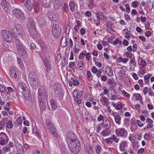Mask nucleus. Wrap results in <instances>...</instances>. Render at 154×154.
<instances>
[{
	"instance_id": "f8f14e48",
	"label": "nucleus",
	"mask_w": 154,
	"mask_h": 154,
	"mask_svg": "<svg viewBox=\"0 0 154 154\" xmlns=\"http://www.w3.org/2000/svg\"><path fill=\"white\" fill-rule=\"evenodd\" d=\"M95 13L99 22H100V20H105L107 19V17L105 16L104 15L103 13L100 11L97 12Z\"/></svg>"
},
{
	"instance_id": "8fccbe9b",
	"label": "nucleus",
	"mask_w": 154,
	"mask_h": 154,
	"mask_svg": "<svg viewBox=\"0 0 154 154\" xmlns=\"http://www.w3.org/2000/svg\"><path fill=\"white\" fill-rule=\"evenodd\" d=\"M43 6L45 8H49L51 7V2L50 1L48 3H43Z\"/></svg>"
},
{
	"instance_id": "c9c22d12",
	"label": "nucleus",
	"mask_w": 154,
	"mask_h": 154,
	"mask_svg": "<svg viewBox=\"0 0 154 154\" xmlns=\"http://www.w3.org/2000/svg\"><path fill=\"white\" fill-rule=\"evenodd\" d=\"M22 123V120L21 117H18L17 120L15 121L14 123V125L15 126L17 127L21 125Z\"/></svg>"
},
{
	"instance_id": "de8ad7c7",
	"label": "nucleus",
	"mask_w": 154,
	"mask_h": 154,
	"mask_svg": "<svg viewBox=\"0 0 154 154\" xmlns=\"http://www.w3.org/2000/svg\"><path fill=\"white\" fill-rule=\"evenodd\" d=\"M69 6L71 10L73 11L74 10L75 7L74 3L72 2H70L69 3Z\"/></svg>"
},
{
	"instance_id": "e433bc0d",
	"label": "nucleus",
	"mask_w": 154,
	"mask_h": 154,
	"mask_svg": "<svg viewBox=\"0 0 154 154\" xmlns=\"http://www.w3.org/2000/svg\"><path fill=\"white\" fill-rule=\"evenodd\" d=\"M33 8L34 10V12L37 13L40 11V6L37 3L35 4L34 5H33Z\"/></svg>"
},
{
	"instance_id": "ea45409f",
	"label": "nucleus",
	"mask_w": 154,
	"mask_h": 154,
	"mask_svg": "<svg viewBox=\"0 0 154 154\" xmlns=\"http://www.w3.org/2000/svg\"><path fill=\"white\" fill-rule=\"evenodd\" d=\"M66 51L65 52V56H64L63 57V60L61 62V64L62 66H65V65L67 64V60H66Z\"/></svg>"
},
{
	"instance_id": "bf43d9fd",
	"label": "nucleus",
	"mask_w": 154,
	"mask_h": 154,
	"mask_svg": "<svg viewBox=\"0 0 154 154\" xmlns=\"http://www.w3.org/2000/svg\"><path fill=\"white\" fill-rule=\"evenodd\" d=\"M125 133V129L124 128H122L120 129L119 131V133L121 136H123L124 135Z\"/></svg>"
},
{
	"instance_id": "a19ab883",
	"label": "nucleus",
	"mask_w": 154,
	"mask_h": 154,
	"mask_svg": "<svg viewBox=\"0 0 154 154\" xmlns=\"http://www.w3.org/2000/svg\"><path fill=\"white\" fill-rule=\"evenodd\" d=\"M17 61L19 65L20 68L21 69H23L24 67V64H23V61L21 60V59L19 57L17 58Z\"/></svg>"
},
{
	"instance_id": "412c9836",
	"label": "nucleus",
	"mask_w": 154,
	"mask_h": 154,
	"mask_svg": "<svg viewBox=\"0 0 154 154\" xmlns=\"http://www.w3.org/2000/svg\"><path fill=\"white\" fill-rule=\"evenodd\" d=\"M105 72L109 76H111L113 75L112 70L109 66H107L106 67Z\"/></svg>"
},
{
	"instance_id": "a211bd4d",
	"label": "nucleus",
	"mask_w": 154,
	"mask_h": 154,
	"mask_svg": "<svg viewBox=\"0 0 154 154\" xmlns=\"http://www.w3.org/2000/svg\"><path fill=\"white\" fill-rule=\"evenodd\" d=\"M27 26L28 29L35 26L34 20L32 18L30 17L28 19Z\"/></svg>"
},
{
	"instance_id": "e2e57ef3",
	"label": "nucleus",
	"mask_w": 154,
	"mask_h": 154,
	"mask_svg": "<svg viewBox=\"0 0 154 154\" xmlns=\"http://www.w3.org/2000/svg\"><path fill=\"white\" fill-rule=\"evenodd\" d=\"M112 25V24L109 21H107L106 22V26L107 29L110 28Z\"/></svg>"
},
{
	"instance_id": "13d9d810",
	"label": "nucleus",
	"mask_w": 154,
	"mask_h": 154,
	"mask_svg": "<svg viewBox=\"0 0 154 154\" xmlns=\"http://www.w3.org/2000/svg\"><path fill=\"white\" fill-rule=\"evenodd\" d=\"M105 141L107 144H111L113 143V141L111 137L107 138L105 140Z\"/></svg>"
},
{
	"instance_id": "393cba45",
	"label": "nucleus",
	"mask_w": 154,
	"mask_h": 154,
	"mask_svg": "<svg viewBox=\"0 0 154 154\" xmlns=\"http://www.w3.org/2000/svg\"><path fill=\"white\" fill-rule=\"evenodd\" d=\"M49 130L50 131L51 134L53 135V136L55 137H57L59 134L57 131L56 128L54 127H53L49 129Z\"/></svg>"
},
{
	"instance_id": "9b49d317",
	"label": "nucleus",
	"mask_w": 154,
	"mask_h": 154,
	"mask_svg": "<svg viewBox=\"0 0 154 154\" xmlns=\"http://www.w3.org/2000/svg\"><path fill=\"white\" fill-rule=\"evenodd\" d=\"M47 97L45 90L39 88L38 90V100L47 99Z\"/></svg>"
},
{
	"instance_id": "5701e85b",
	"label": "nucleus",
	"mask_w": 154,
	"mask_h": 154,
	"mask_svg": "<svg viewBox=\"0 0 154 154\" xmlns=\"http://www.w3.org/2000/svg\"><path fill=\"white\" fill-rule=\"evenodd\" d=\"M16 146L17 152L18 154H22L23 151L22 146L19 143H17V144Z\"/></svg>"
},
{
	"instance_id": "603ef678",
	"label": "nucleus",
	"mask_w": 154,
	"mask_h": 154,
	"mask_svg": "<svg viewBox=\"0 0 154 154\" xmlns=\"http://www.w3.org/2000/svg\"><path fill=\"white\" fill-rule=\"evenodd\" d=\"M86 150L87 152L89 154H91L92 153L93 150L91 148V145H90L89 146H88L87 147Z\"/></svg>"
},
{
	"instance_id": "2f4dec72",
	"label": "nucleus",
	"mask_w": 154,
	"mask_h": 154,
	"mask_svg": "<svg viewBox=\"0 0 154 154\" xmlns=\"http://www.w3.org/2000/svg\"><path fill=\"white\" fill-rule=\"evenodd\" d=\"M50 102L52 109H55L58 106L55 101L53 99H51Z\"/></svg>"
},
{
	"instance_id": "49530a36",
	"label": "nucleus",
	"mask_w": 154,
	"mask_h": 154,
	"mask_svg": "<svg viewBox=\"0 0 154 154\" xmlns=\"http://www.w3.org/2000/svg\"><path fill=\"white\" fill-rule=\"evenodd\" d=\"M129 139L131 141L132 143H134L136 141V138L134 136H129L128 137Z\"/></svg>"
},
{
	"instance_id": "2eb2a0df",
	"label": "nucleus",
	"mask_w": 154,
	"mask_h": 154,
	"mask_svg": "<svg viewBox=\"0 0 154 154\" xmlns=\"http://www.w3.org/2000/svg\"><path fill=\"white\" fill-rule=\"evenodd\" d=\"M49 18L52 20L56 21L58 19V14L56 13L50 12L48 13Z\"/></svg>"
},
{
	"instance_id": "4468645a",
	"label": "nucleus",
	"mask_w": 154,
	"mask_h": 154,
	"mask_svg": "<svg viewBox=\"0 0 154 154\" xmlns=\"http://www.w3.org/2000/svg\"><path fill=\"white\" fill-rule=\"evenodd\" d=\"M42 61L45 65L47 71L49 72L51 70V61L47 58L44 59V60H42Z\"/></svg>"
},
{
	"instance_id": "ddd939ff",
	"label": "nucleus",
	"mask_w": 154,
	"mask_h": 154,
	"mask_svg": "<svg viewBox=\"0 0 154 154\" xmlns=\"http://www.w3.org/2000/svg\"><path fill=\"white\" fill-rule=\"evenodd\" d=\"M38 53L42 60H44L43 59V58H44V59L47 58L46 57L49 55L48 52L46 48L42 49L41 51L38 52Z\"/></svg>"
},
{
	"instance_id": "f704fd0d",
	"label": "nucleus",
	"mask_w": 154,
	"mask_h": 154,
	"mask_svg": "<svg viewBox=\"0 0 154 154\" xmlns=\"http://www.w3.org/2000/svg\"><path fill=\"white\" fill-rule=\"evenodd\" d=\"M115 120L116 123L118 125H120L121 123V117L119 115H116L115 117Z\"/></svg>"
},
{
	"instance_id": "9d476101",
	"label": "nucleus",
	"mask_w": 154,
	"mask_h": 154,
	"mask_svg": "<svg viewBox=\"0 0 154 154\" xmlns=\"http://www.w3.org/2000/svg\"><path fill=\"white\" fill-rule=\"evenodd\" d=\"M14 29L18 32L19 35L23 37V36L25 35V32L23 28L21 25L18 23H15L14 25V29H13V30Z\"/></svg>"
},
{
	"instance_id": "c03bdc74",
	"label": "nucleus",
	"mask_w": 154,
	"mask_h": 154,
	"mask_svg": "<svg viewBox=\"0 0 154 154\" xmlns=\"http://www.w3.org/2000/svg\"><path fill=\"white\" fill-rule=\"evenodd\" d=\"M138 142L137 140L134 143H132V146L134 149L136 151L139 148V145L138 144Z\"/></svg>"
},
{
	"instance_id": "3c124183",
	"label": "nucleus",
	"mask_w": 154,
	"mask_h": 154,
	"mask_svg": "<svg viewBox=\"0 0 154 154\" xmlns=\"http://www.w3.org/2000/svg\"><path fill=\"white\" fill-rule=\"evenodd\" d=\"M29 92L28 91V92H26V94L24 95H23V96H24V98L25 100L27 101L29 99Z\"/></svg>"
},
{
	"instance_id": "a18cd8bd",
	"label": "nucleus",
	"mask_w": 154,
	"mask_h": 154,
	"mask_svg": "<svg viewBox=\"0 0 154 154\" xmlns=\"http://www.w3.org/2000/svg\"><path fill=\"white\" fill-rule=\"evenodd\" d=\"M33 131L38 138H41V134H40L38 131L36 126H34L33 127Z\"/></svg>"
},
{
	"instance_id": "39448f33",
	"label": "nucleus",
	"mask_w": 154,
	"mask_h": 154,
	"mask_svg": "<svg viewBox=\"0 0 154 154\" xmlns=\"http://www.w3.org/2000/svg\"><path fill=\"white\" fill-rule=\"evenodd\" d=\"M16 48L19 54L24 57L27 56V52L25 48V46L20 41L17 43Z\"/></svg>"
},
{
	"instance_id": "b1692460",
	"label": "nucleus",
	"mask_w": 154,
	"mask_h": 154,
	"mask_svg": "<svg viewBox=\"0 0 154 154\" xmlns=\"http://www.w3.org/2000/svg\"><path fill=\"white\" fill-rule=\"evenodd\" d=\"M45 123L48 130L54 127L52 122L50 119L46 120Z\"/></svg>"
},
{
	"instance_id": "864d4df0",
	"label": "nucleus",
	"mask_w": 154,
	"mask_h": 154,
	"mask_svg": "<svg viewBox=\"0 0 154 154\" xmlns=\"http://www.w3.org/2000/svg\"><path fill=\"white\" fill-rule=\"evenodd\" d=\"M122 93L124 96L127 97L128 99H129L131 96L130 95L125 91L124 90H123L122 91Z\"/></svg>"
},
{
	"instance_id": "774afa93",
	"label": "nucleus",
	"mask_w": 154,
	"mask_h": 154,
	"mask_svg": "<svg viewBox=\"0 0 154 154\" xmlns=\"http://www.w3.org/2000/svg\"><path fill=\"white\" fill-rule=\"evenodd\" d=\"M150 133H147L145 134L144 135V137L145 140H146L150 138Z\"/></svg>"
},
{
	"instance_id": "338daca9",
	"label": "nucleus",
	"mask_w": 154,
	"mask_h": 154,
	"mask_svg": "<svg viewBox=\"0 0 154 154\" xmlns=\"http://www.w3.org/2000/svg\"><path fill=\"white\" fill-rule=\"evenodd\" d=\"M126 55V56L129 58H131L132 56V53L130 52H126L125 54Z\"/></svg>"
},
{
	"instance_id": "aec40b11",
	"label": "nucleus",
	"mask_w": 154,
	"mask_h": 154,
	"mask_svg": "<svg viewBox=\"0 0 154 154\" xmlns=\"http://www.w3.org/2000/svg\"><path fill=\"white\" fill-rule=\"evenodd\" d=\"M100 101L104 106H107L109 104L108 99L105 97H102V98L100 99Z\"/></svg>"
},
{
	"instance_id": "c85d7f7f",
	"label": "nucleus",
	"mask_w": 154,
	"mask_h": 154,
	"mask_svg": "<svg viewBox=\"0 0 154 154\" xmlns=\"http://www.w3.org/2000/svg\"><path fill=\"white\" fill-rule=\"evenodd\" d=\"M128 146L127 143L125 142H123L120 144L119 148L120 150L123 151L125 150V149Z\"/></svg>"
},
{
	"instance_id": "58836bf2",
	"label": "nucleus",
	"mask_w": 154,
	"mask_h": 154,
	"mask_svg": "<svg viewBox=\"0 0 154 154\" xmlns=\"http://www.w3.org/2000/svg\"><path fill=\"white\" fill-rule=\"evenodd\" d=\"M7 139L8 137L5 133L3 132L0 133V140H5Z\"/></svg>"
},
{
	"instance_id": "6e6552de",
	"label": "nucleus",
	"mask_w": 154,
	"mask_h": 154,
	"mask_svg": "<svg viewBox=\"0 0 154 154\" xmlns=\"http://www.w3.org/2000/svg\"><path fill=\"white\" fill-rule=\"evenodd\" d=\"M1 33L3 36V38L5 41L10 43L12 41V36L11 32L5 30H3Z\"/></svg>"
},
{
	"instance_id": "79ce46f5",
	"label": "nucleus",
	"mask_w": 154,
	"mask_h": 154,
	"mask_svg": "<svg viewBox=\"0 0 154 154\" xmlns=\"http://www.w3.org/2000/svg\"><path fill=\"white\" fill-rule=\"evenodd\" d=\"M100 7L101 9L103 11H104L107 10V6L103 2L100 3Z\"/></svg>"
},
{
	"instance_id": "473e14b6",
	"label": "nucleus",
	"mask_w": 154,
	"mask_h": 154,
	"mask_svg": "<svg viewBox=\"0 0 154 154\" xmlns=\"http://www.w3.org/2000/svg\"><path fill=\"white\" fill-rule=\"evenodd\" d=\"M32 154H45V151L42 149H35L33 151Z\"/></svg>"
},
{
	"instance_id": "5fc2aeb1",
	"label": "nucleus",
	"mask_w": 154,
	"mask_h": 154,
	"mask_svg": "<svg viewBox=\"0 0 154 154\" xmlns=\"http://www.w3.org/2000/svg\"><path fill=\"white\" fill-rule=\"evenodd\" d=\"M102 149L100 146L97 145L96 147V151L97 154H100V151Z\"/></svg>"
},
{
	"instance_id": "c756f323",
	"label": "nucleus",
	"mask_w": 154,
	"mask_h": 154,
	"mask_svg": "<svg viewBox=\"0 0 154 154\" xmlns=\"http://www.w3.org/2000/svg\"><path fill=\"white\" fill-rule=\"evenodd\" d=\"M152 76V75L151 74H148L147 75H144V79L145 84H147L148 83L149 79Z\"/></svg>"
},
{
	"instance_id": "7c9ffc66",
	"label": "nucleus",
	"mask_w": 154,
	"mask_h": 154,
	"mask_svg": "<svg viewBox=\"0 0 154 154\" xmlns=\"http://www.w3.org/2000/svg\"><path fill=\"white\" fill-rule=\"evenodd\" d=\"M77 66H79V69L80 70H83L84 68V63L82 60L79 61L77 62Z\"/></svg>"
},
{
	"instance_id": "4be33fe9",
	"label": "nucleus",
	"mask_w": 154,
	"mask_h": 154,
	"mask_svg": "<svg viewBox=\"0 0 154 154\" xmlns=\"http://www.w3.org/2000/svg\"><path fill=\"white\" fill-rule=\"evenodd\" d=\"M54 3V7L55 9L56 10L59 9L61 6L62 2L61 0H56Z\"/></svg>"
},
{
	"instance_id": "f3484780",
	"label": "nucleus",
	"mask_w": 154,
	"mask_h": 154,
	"mask_svg": "<svg viewBox=\"0 0 154 154\" xmlns=\"http://www.w3.org/2000/svg\"><path fill=\"white\" fill-rule=\"evenodd\" d=\"M68 133H69L68 135V138H69V139L71 140L70 141V142L74 141H78L76 140L77 138L76 136L75 133L73 132V131L72 132L70 131V133L68 132Z\"/></svg>"
},
{
	"instance_id": "4c0bfd02",
	"label": "nucleus",
	"mask_w": 154,
	"mask_h": 154,
	"mask_svg": "<svg viewBox=\"0 0 154 154\" xmlns=\"http://www.w3.org/2000/svg\"><path fill=\"white\" fill-rule=\"evenodd\" d=\"M103 125L104 127H107L108 128H110L111 126L110 122L108 120H106L105 121L103 120Z\"/></svg>"
},
{
	"instance_id": "4d7b16f0",
	"label": "nucleus",
	"mask_w": 154,
	"mask_h": 154,
	"mask_svg": "<svg viewBox=\"0 0 154 154\" xmlns=\"http://www.w3.org/2000/svg\"><path fill=\"white\" fill-rule=\"evenodd\" d=\"M64 94L63 93V92H62V93H59V94H56L55 96L56 97H57L58 99H60V100H62Z\"/></svg>"
},
{
	"instance_id": "cd10ccee",
	"label": "nucleus",
	"mask_w": 154,
	"mask_h": 154,
	"mask_svg": "<svg viewBox=\"0 0 154 154\" xmlns=\"http://www.w3.org/2000/svg\"><path fill=\"white\" fill-rule=\"evenodd\" d=\"M109 128H107L103 131L101 133V135L104 137L109 135L110 131Z\"/></svg>"
},
{
	"instance_id": "423d86ee",
	"label": "nucleus",
	"mask_w": 154,
	"mask_h": 154,
	"mask_svg": "<svg viewBox=\"0 0 154 154\" xmlns=\"http://www.w3.org/2000/svg\"><path fill=\"white\" fill-rule=\"evenodd\" d=\"M10 73L11 76L13 79L17 80L20 79V72L19 70L15 66L11 67L10 69Z\"/></svg>"
},
{
	"instance_id": "6e6d98bb",
	"label": "nucleus",
	"mask_w": 154,
	"mask_h": 154,
	"mask_svg": "<svg viewBox=\"0 0 154 154\" xmlns=\"http://www.w3.org/2000/svg\"><path fill=\"white\" fill-rule=\"evenodd\" d=\"M86 51H83L80 54L79 56V59H81L83 58L85 54H86Z\"/></svg>"
},
{
	"instance_id": "0eeeda50",
	"label": "nucleus",
	"mask_w": 154,
	"mask_h": 154,
	"mask_svg": "<svg viewBox=\"0 0 154 154\" xmlns=\"http://www.w3.org/2000/svg\"><path fill=\"white\" fill-rule=\"evenodd\" d=\"M13 13L15 17L21 20H25L26 17L23 11L19 9H15L13 10Z\"/></svg>"
},
{
	"instance_id": "72a5a7b5",
	"label": "nucleus",
	"mask_w": 154,
	"mask_h": 154,
	"mask_svg": "<svg viewBox=\"0 0 154 154\" xmlns=\"http://www.w3.org/2000/svg\"><path fill=\"white\" fill-rule=\"evenodd\" d=\"M133 96L135 97V98L136 100L137 101L141 100V101H140L141 103H143L142 101V97L141 96L140 94L138 93H134L133 95Z\"/></svg>"
},
{
	"instance_id": "f03ea898",
	"label": "nucleus",
	"mask_w": 154,
	"mask_h": 154,
	"mask_svg": "<svg viewBox=\"0 0 154 154\" xmlns=\"http://www.w3.org/2000/svg\"><path fill=\"white\" fill-rule=\"evenodd\" d=\"M68 146L71 152L74 154L78 153L81 149L80 143L78 141L70 142Z\"/></svg>"
},
{
	"instance_id": "680f3d73",
	"label": "nucleus",
	"mask_w": 154,
	"mask_h": 154,
	"mask_svg": "<svg viewBox=\"0 0 154 154\" xmlns=\"http://www.w3.org/2000/svg\"><path fill=\"white\" fill-rule=\"evenodd\" d=\"M131 5L134 8H137L138 6V2L137 1H133L132 2Z\"/></svg>"
},
{
	"instance_id": "6ab92c4d",
	"label": "nucleus",
	"mask_w": 154,
	"mask_h": 154,
	"mask_svg": "<svg viewBox=\"0 0 154 154\" xmlns=\"http://www.w3.org/2000/svg\"><path fill=\"white\" fill-rule=\"evenodd\" d=\"M30 34L33 37H34L37 34V32L36 31L35 26L30 27L28 29Z\"/></svg>"
},
{
	"instance_id": "1a4fd4ad",
	"label": "nucleus",
	"mask_w": 154,
	"mask_h": 154,
	"mask_svg": "<svg viewBox=\"0 0 154 154\" xmlns=\"http://www.w3.org/2000/svg\"><path fill=\"white\" fill-rule=\"evenodd\" d=\"M1 5L6 13H8L11 8L10 4L7 0H2L1 3Z\"/></svg>"
},
{
	"instance_id": "dca6fc26",
	"label": "nucleus",
	"mask_w": 154,
	"mask_h": 154,
	"mask_svg": "<svg viewBox=\"0 0 154 154\" xmlns=\"http://www.w3.org/2000/svg\"><path fill=\"white\" fill-rule=\"evenodd\" d=\"M47 99L38 100L39 106L41 110H44L46 107V102Z\"/></svg>"
},
{
	"instance_id": "bb28decb",
	"label": "nucleus",
	"mask_w": 154,
	"mask_h": 154,
	"mask_svg": "<svg viewBox=\"0 0 154 154\" xmlns=\"http://www.w3.org/2000/svg\"><path fill=\"white\" fill-rule=\"evenodd\" d=\"M55 92L56 94H59V93L62 92V85L61 84H59L56 85V87L55 90Z\"/></svg>"
},
{
	"instance_id": "f257e3e1",
	"label": "nucleus",
	"mask_w": 154,
	"mask_h": 154,
	"mask_svg": "<svg viewBox=\"0 0 154 154\" xmlns=\"http://www.w3.org/2000/svg\"><path fill=\"white\" fill-rule=\"evenodd\" d=\"M28 80L30 85L33 89L35 90L38 88V76L35 72L32 71L29 73Z\"/></svg>"
},
{
	"instance_id": "69168bd1",
	"label": "nucleus",
	"mask_w": 154,
	"mask_h": 154,
	"mask_svg": "<svg viewBox=\"0 0 154 154\" xmlns=\"http://www.w3.org/2000/svg\"><path fill=\"white\" fill-rule=\"evenodd\" d=\"M112 141L113 140L116 143H118L119 141V139H118L115 135H112Z\"/></svg>"
},
{
	"instance_id": "20e7f679",
	"label": "nucleus",
	"mask_w": 154,
	"mask_h": 154,
	"mask_svg": "<svg viewBox=\"0 0 154 154\" xmlns=\"http://www.w3.org/2000/svg\"><path fill=\"white\" fill-rule=\"evenodd\" d=\"M29 90L26 85L23 83L20 82L18 85L17 91L19 94L21 96L24 95L26 92H28Z\"/></svg>"
},
{
	"instance_id": "37998d69",
	"label": "nucleus",
	"mask_w": 154,
	"mask_h": 154,
	"mask_svg": "<svg viewBox=\"0 0 154 154\" xmlns=\"http://www.w3.org/2000/svg\"><path fill=\"white\" fill-rule=\"evenodd\" d=\"M39 43L42 49L46 48V45L45 44V42L43 41L40 40L39 41Z\"/></svg>"
},
{
	"instance_id": "0e129e2a",
	"label": "nucleus",
	"mask_w": 154,
	"mask_h": 154,
	"mask_svg": "<svg viewBox=\"0 0 154 154\" xmlns=\"http://www.w3.org/2000/svg\"><path fill=\"white\" fill-rule=\"evenodd\" d=\"M7 120L8 119L7 118L5 117L3 119L2 121H0V123H1L3 126H4L6 124Z\"/></svg>"
},
{
	"instance_id": "7ed1b4c3",
	"label": "nucleus",
	"mask_w": 154,
	"mask_h": 154,
	"mask_svg": "<svg viewBox=\"0 0 154 154\" xmlns=\"http://www.w3.org/2000/svg\"><path fill=\"white\" fill-rule=\"evenodd\" d=\"M52 34L55 38H58L61 32V28L59 24H54L52 27Z\"/></svg>"
},
{
	"instance_id": "052dcab7",
	"label": "nucleus",
	"mask_w": 154,
	"mask_h": 154,
	"mask_svg": "<svg viewBox=\"0 0 154 154\" xmlns=\"http://www.w3.org/2000/svg\"><path fill=\"white\" fill-rule=\"evenodd\" d=\"M6 126L8 128H12L13 126L12 122L10 121H9L7 123Z\"/></svg>"
},
{
	"instance_id": "a878e982",
	"label": "nucleus",
	"mask_w": 154,
	"mask_h": 154,
	"mask_svg": "<svg viewBox=\"0 0 154 154\" xmlns=\"http://www.w3.org/2000/svg\"><path fill=\"white\" fill-rule=\"evenodd\" d=\"M67 45V40L66 37L63 36L62 38L60 45L63 48L65 47Z\"/></svg>"
},
{
	"instance_id": "09e8293b",
	"label": "nucleus",
	"mask_w": 154,
	"mask_h": 154,
	"mask_svg": "<svg viewBox=\"0 0 154 154\" xmlns=\"http://www.w3.org/2000/svg\"><path fill=\"white\" fill-rule=\"evenodd\" d=\"M79 91L78 89H76L74 90L73 92V97H75V98H78L77 96H78Z\"/></svg>"
}]
</instances>
